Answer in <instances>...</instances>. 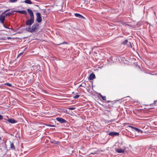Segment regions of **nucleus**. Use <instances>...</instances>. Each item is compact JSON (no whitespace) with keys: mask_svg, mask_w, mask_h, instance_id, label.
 <instances>
[{"mask_svg":"<svg viewBox=\"0 0 157 157\" xmlns=\"http://www.w3.org/2000/svg\"><path fill=\"white\" fill-rule=\"evenodd\" d=\"M24 2L25 3L29 4H31L32 3L31 1H24Z\"/></svg>","mask_w":157,"mask_h":157,"instance_id":"obj_17","label":"nucleus"},{"mask_svg":"<svg viewBox=\"0 0 157 157\" xmlns=\"http://www.w3.org/2000/svg\"><path fill=\"white\" fill-rule=\"evenodd\" d=\"M56 120L57 121H58L61 123H65L66 122V121L64 119H63L62 118H60V117L56 118Z\"/></svg>","mask_w":157,"mask_h":157,"instance_id":"obj_5","label":"nucleus"},{"mask_svg":"<svg viewBox=\"0 0 157 157\" xmlns=\"http://www.w3.org/2000/svg\"><path fill=\"white\" fill-rule=\"evenodd\" d=\"M23 53V52H21V53H20L19 54V56H21V55Z\"/></svg>","mask_w":157,"mask_h":157,"instance_id":"obj_24","label":"nucleus"},{"mask_svg":"<svg viewBox=\"0 0 157 157\" xmlns=\"http://www.w3.org/2000/svg\"><path fill=\"white\" fill-rule=\"evenodd\" d=\"M109 135L111 136H115L119 135V133L117 132H110L109 133Z\"/></svg>","mask_w":157,"mask_h":157,"instance_id":"obj_7","label":"nucleus"},{"mask_svg":"<svg viewBox=\"0 0 157 157\" xmlns=\"http://www.w3.org/2000/svg\"><path fill=\"white\" fill-rule=\"evenodd\" d=\"M34 17H30L29 19L28 20L26 21V25L29 26H30L34 22Z\"/></svg>","mask_w":157,"mask_h":157,"instance_id":"obj_2","label":"nucleus"},{"mask_svg":"<svg viewBox=\"0 0 157 157\" xmlns=\"http://www.w3.org/2000/svg\"><path fill=\"white\" fill-rule=\"evenodd\" d=\"M99 95L100 97L102 98V99L104 100H105L106 99V97L105 96H103L102 95L100 94Z\"/></svg>","mask_w":157,"mask_h":157,"instance_id":"obj_14","label":"nucleus"},{"mask_svg":"<svg viewBox=\"0 0 157 157\" xmlns=\"http://www.w3.org/2000/svg\"><path fill=\"white\" fill-rule=\"evenodd\" d=\"M36 21L38 22H40L42 21V18L40 16V14L38 12H37L36 13Z\"/></svg>","mask_w":157,"mask_h":157,"instance_id":"obj_3","label":"nucleus"},{"mask_svg":"<svg viewBox=\"0 0 157 157\" xmlns=\"http://www.w3.org/2000/svg\"><path fill=\"white\" fill-rule=\"evenodd\" d=\"M128 42V40H124V41H123L122 42V44L124 45H126L127 44Z\"/></svg>","mask_w":157,"mask_h":157,"instance_id":"obj_18","label":"nucleus"},{"mask_svg":"<svg viewBox=\"0 0 157 157\" xmlns=\"http://www.w3.org/2000/svg\"><path fill=\"white\" fill-rule=\"evenodd\" d=\"M13 13V11H11L10 12L6 13L5 15L6 16H9L10 15L12 14Z\"/></svg>","mask_w":157,"mask_h":157,"instance_id":"obj_15","label":"nucleus"},{"mask_svg":"<svg viewBox=\"0 0 157 157\" xmlns=\"http://www.w3.org/2000/svg\"><path fill=\"white\" fill-rule=\"evenodd\" d=\"M51 126H52V127H53V126H53V125H51Z\"/></svg>","mask_w":157,"mask_h":157,"instance_id":"obj_28","label":"nucleus"},{"mask_svg":"<svg viewBox=\"0 0 157 157\" xmlns=\"http://www.w3.org/2000/svg\"><path fill=\"white\" fill-rule=\"evenodd\" d=\"M79 97V95H76L73 97V98L75 99H77Z\"/></svg>","mask_w":157,"mask_h":157,"instance_id":"obj_19","label":"nucleus"},{"mask_svg":"<svg viewBox=\"0 0 157 157\" xmlns=\"http://www.w3.org/2000/svg\"><path fill=\"white\" fill-rule=\"evenodd\" d=\"M68 109L71 110H73L75 109V107H71L68 108Z\"/></svg>","mask_w":157,"mask_h":157,"instance_id":"obj_20","label":"nucleus"},{"mask_svg":"<svg viewBox=\"0 0 157 157\" xmlns=\"http://www.w3.org/2000/svg\"><path fill=\"white\" fill-rule=\"evenodd\" d=\"M26 49V47H25L24 49V50Z\"/></svg>","mask_w":157,"mask_h":157,"instance_id":"obj_27","label":"nucleus"},{"mask_svg":"<svg viewBox=\"0 0 157 157\" xmlns=\"http://www.w3.org/2000/svg\"><path fill=\"white\" fill-rule=\"evenodd\" d=\"M89 78L90 80H92L95 78V75L94 74L91 73L90 75Z\"/></svg>","mask_w":157,"mask_h":157,"instance_id":"obj_9","label":"nucleus"},{"mask_svg":"<svg viewBox=\"0 0 157 157\" xmlns=\"http://www.w3.org/2000/svg\"><path fill=\"white\" fill-rule=\"evenodd\" d=\"M7 121L12 124H14L17 122V121L13 119H8Z\"/></svg>","mask_w":157,"mask_h":157,"instance_id":"obj_8","label":"nucleus"},{"mask_svg":"<svg viewBox=\"0 0 157 157\" xmlns=\"http://www.w3.org/2000/svg\"><path fill=\"white\" fill-rule=\"evenodd\" d=\"M39 25L37 24H34L32 27L29 26L26 28V30L27 31L31 32L35 31Z\"/></svg>","mask_w":157,"mask_h":157,"instance_id":"obj_1","label":"nucleus"},{"mask_svg":"<svg viewBox=\"0 0 157 157\" xmlns=\"http://www.w3.org/2000/svg\"><path fill=\"white\" fill-rule=\"evenodd\" d=\"M7 84L8 85V86H11V84H9V83H8Z\"/></svg>","mask_w":157,"mask_h":157,"instance_id":"obj_25","label":"nucleus"},{"mask_svg":"<svg viewBox=\"0 0 157 157\" xmlns=\"http://www.w3.org/2000/svg\"><path fill=\"white\" fill-rule=\"evenodd\" d=\"M129 43L130 44V46H131V47H132V46L131 44L130 43V42H129Z\"/></svg>","mask_w":157,"mask_h":157,"instance_id":"obj_26","label":"nucleus"},{"mask_svg":"<svg viewBox=\"0 0 157 157\" xmlns=\"http://www.w3.org/2000/svg\"><path fill=\"white\" fill-rule=\"evenodd\" d=\"M9 10H6V11H5L4 12H3L2 13V14H4L5 13H6L7 11H8Z\"/></svg>","mask_w":157,"mask_h":157,"instance_id":"obj_23","label":"nucleus"},{"mask_svg":"<svg viewBox=\"0 0 157 157\" xmlns=\"http://www.w3.org/2000/svg\"><path fill=\"white\" fill-rule=\"evenodd\" d=\"M75 17L79 18H84V17L83 16L78 13H75Z\"/></svg>","mask_w":157,"mask_h":157,"instance_id":"obj_10","label":"nucleus"},{"mask_svg":"<svg viewBox=\"0 0 157 157\" xmlns=\"http://www.w3.org/2000/svg\"><path fill=\"white\" fill-rule=\"evenodd\" d=\"M16 12L18 13H22L23 14H26L27 13L26 11L25 10H23V11L18 10V11H17Z\"/></svg>","mask_w":157,"mask_h":157,"instance_id":"obj_13","label":"nucleus"},{"mask_svg":"<svg viewBox=\"0 0 157 157\" xmlns=\"http://www.w3.org/2000/svg\"><path fill=\"white\" fill-rule=\"evenodd\" d=\"M64 44V43H61V44Z\"/></svg>","mask_w":157,"mask_h":157,"instance_id":"obj_30","label":"nucleus"},{"mask_svg":"<svg viewBox=\"0 0 157 157\" xmlns=\"http://www.w3.org/2000/svg\"><path fill=\"white\" fill-rule=\"evenodd\" d=\"M3 116L2 115H0V120H2L3 119Z\"/></svg>","mask_w":157,"mask_h":157,"instance_id":"obj_22","label":"nucleus"},{"mask_svg":"<svg viewBox=\"0 0 157 157\" xmlns=\"http://www.w3.org/2000/svg\"><path fill=\"white\" fill-rule=\"evenodd\" d=\"M10 148L12 149H15V147L13 143H11Z\"/></svg>","mask_w":157,"mask_h":157,"instance_id":"obj_16","label":"nucleus"},{"mask_svg":"<svg viewBox=\"0 0 157 157\" xmlns=\"http://www.w3.org/2000/svg\"><path fill=\"white\" fill-rule=\"evenodd\" d=\"M116 151L119 153H122L124 152V150L121 149H116Z\"/></svg>","mask_w":157,"mask_h":157,"instance_id":"obj_11","label":"nucleus"},{"mask_svg":"<svg viewBox=\"0 0 157 157\" xmlns=\"http://www.w3.org/2000/svg\"><path fill=\"white\" fill-rule=\"evenodd\" d=\"M136 1V0L135 1L136 2V1Z\"/></svg>","mask_w":157,"mask_h":157,"instance_id":"obj_31","label":"nucleus"},{"mask_svg":"<svg viewBox=\"0 0 157 157\" xmlns=\"http://www.w3.org/2000/svg\"><path fill=\"white\" fill-rule=\"evenodd\" d=\"M27 11L30 16V17H34L33 12L31 10L28 9Z\"/></svg>","mask_w":157,"mask_h":157,"instance_id":"obj_6","label":"nucleus"},{"mask_svg":"<svg viewBox=\"0 0 157 157\" xmlns=\"http://www.w3.org/2000/svg\"><path fill=\"white\" fill-rule=\"evenodd\" d=\"M16 1H9V2H10L13 3L15 2Z\"/></svg>","mask_w":157,"mask_h":157,"instance_id":"obj_21","label":"nucleus"},{"mask_svg":"<svg viewBox=\"0 0 157 157\" xmlns=\"http://www.w3.org/2000/svg\"><path fill=\"white\" fill-rule=\"evenodd\" d=\"M130 127L134 129L136 131H137L138 132H142L141 130L139 129V128H137L132 127V126H130Z\"/></svg>","mask_w":157,"mask_h":157,"instance_id":"obj_12","label":"nucleus"},{"mask_svg":"<svg viewBox=\"0 0 157 157\" xmlns=\"http://www.w3.org/2000/svg\"><path fill=\"white\" fill-rule=\"evenodd\" d=\"M10 38V37H8V39H9V38Z\"/></svg>","mask_w":157,"mask_h":157,"instance_id":"obj_29","label":"nucleus"},{"mask_svg":"<svg viewBox=\"0 0 157 157\" xmlns=\"http://www.w3.org/2000/svg\"><path fill=\"white\" fill-rule=\"evenodd\" d=\"M5 16H3L2 15H0V21L1 23H2L3 24V26L5 27L6 28H7L5 26V25H4V21L5 19Z\"/></svg>","mask_w":157,"mask_h":157,"instance_id":"obj_4","label":"nucleus"}]
</instances>
